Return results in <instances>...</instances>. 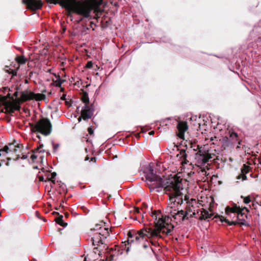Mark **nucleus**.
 I'll return each mask as SVG.
<instances>
[{"label": "nucleus", "instance_id": "c85d7f7f", "mask_svg": "<svg viewBox=\"0 0 261 261\" xmlns=\"http://www.w3.org/2000/svg\"><path fill=\"white\" fill-rule=\"evenodd\" d=\"M9 150V146L8 145H5L3 148L0 149V156L4 154L5 153H8V151Z\"/></svg>", "mask_w": 261, "mask_h": 261}, {"label": "nucleus", "instance_id": "72a5a7b5", "mask_svg": "<svg viewBox=\"0 0 261 261\" xmlns=\"http://www.w3.org/2000/svg\"><path fill=\"white\" fill-rule=\"evenodd\" d=\"M93 66V63L92 61H88L86 65V68H91Z\"/></svg>", "mask_w": 261, "mask_h": 261}, {"label": "nucleus", "instance_id": "412c9836", "mask_svg": "<svg viewBox=\"0 0 261 261\" xmlns=\"http://www.w3.org/2000/svg\"><path fill=\"white\" fill-rule=\"evenodd\" d=\"M15 60L18 64H24L26 63L27 59L24 56H17Z\"/></svg>", "mask_w": 261, "mask_h": 261}, {"label": "nucleus", "instance_id": "bb28decb", "mask_svg": "<svg viewBox=\"0 0 261 261\" xmlns=\"http://www.w3.org/2000/svg\"><path fill=\"white\" fill-rule=\"evenodd\" d=\"M144 240L145 241V242L143 243V246H142L145 249H147L148 251H150V250L153 251L152 248L150 247V246L149 245V243L147 241V239H144Z\"/></svg>", "mask_w": 261, "mask_h": 261}, {"label": "nucleus", "instance_id": "5701e85b", "mask_svg": "<svg viewBox=\"0 0 261 261\" xmlns=\"http://www.w3.org/2000/svg\"><path fill=\"white\" fill-rule=\"evenodd\" d=\"M82 101L85 103V105H88L89 103V99L88 97V94L86 91H83L81 97Z\"/></svg>", "mask_w": 261, "mask_h": 261}, {"label": "nucleus", "instance_id": "c756f323", "mask_svg": "<svg viewBox=\"0 0 261 261\" xmlns=\"http://www.w3.org/2000/svg\"><path fill=\"white\" fill-rule=\"evenodd\" d=\"M103 228H102L101 224H97L95 227L93 229H91V230H98V232H104L103 230H101Z\"/></svg>", "mask_w": 261, "mask_h": 261}, {"label": "nucleus", "instance_id": "a211bd4d", "mask_svg": "<svg viewBox=\"0 0 261 261\" xmlns=\"http://www.w3.org/2000/svg\"><path fill=\"white\" fill-rule=\"evenodd\" d=\"M197 172H198V175L201 174L203 175H205V176H206L207 175V172L205 170V168H202V167H200L199 165H197ZM207 179V177H205V178L204 177L203 179H201V180H203L204 181H205Z\"/></svg>", "mask_w": 261, "mask_h": 261}, {"label": "nucleus", "instance_id": "2f4dec72", "mask_svg": "<svg viewBox=\"0 0 261 261\" xmlns=\"http://www.w3.org/2000/svg\"><path fill=\"white\" fill-rule=\"evenodd\" d=\"M241 198L243 199V202L245 204H248L251 201V198L249 196L247 197L241 196Z\"/></svg>", "mask_w": 261, "mask_h": 261}, {"label": "nucleus", "instance_id": "f3484780", "mask_svg": "<svg viewBox=\"0 0 261 261\" xmlns=\"http://www.w3.org/2000/svg\"><path fill=\"white\" fill-rule=\"evenodd\" d=\"M53 214H56L59 215V217L56 218L55 221L57 223L60 225L61 226L65 227L67 225V223L64 222L63 220V216L60 215L59 213L54 212Z\"/></svg>", "mask_w": 261, "mask_h": 261}, {"label": "nucleus", "instance_id": "7c9ffc66", "mask_svg": "<svg viewBox=\"0 0 261 261\" xmlns=\"http://www.w3.org/2000/svg\"><path fill=\"white\" fill-rule=\"evenodd\" d=\"M43 147V144H40L39 146L38 147H37V148H35L34 149L32 150V152L34 153H36V152H44V150H40V149L41 148H42V147Z\"/></svg>", "mask_w": 261, "mask_h": 261}, {"label": "nucleus", "instance_id": "052dcab7", "mask_svg": "<svg viewBox=\"0 0 261 261\" xmlns=\"http://www.w3.org/2000/svg\"><path fill=\"white\" fill-rule=\"evenodd\" d=\"M69 215V214L68 213H65V216L67 218L68 217V216Z\"/></svg>", "mask_w": 261, "mask_h": 261}, {"label": "nucleus", "instance_id": "a18cd8bd", "mask_svg": "<svg viewBox=\"0 0 261 261\" xmlns=\"http://www.w3.org/2000/svg\"><path fill=\"white\" fill-rule=\"evenodd\" d=\"M27 158H28V155H26V154L22 155V156L21 158V159H22V160H24V159H26Z\"/></svg>", "mask_w": 261, "mask_h": 261}, {"label": "nucleus", "instance_id": "a878e982", "mask_svg": "<svg viewBox=\"0 0 261 261\" xmlns=\"http://www.w3.org/2000/svg\"><path fill=\"white\" fill-rule=\"evenodd\" d=\"M57 173L55 172L51 173L50 175H48L47 176V180L48 181H51L54 184H55V180L54 179L55 177L56 176Z\"/></svg>", "mask_w": 261, "mask_h": 261}, {"label": "nucleus", "instance_id": "4be33fe9", "mask_svg": "<svg viewBox=\"0 0 261 261\" xmlns=\"http://www.w3.org/2000/svg\"><path fill=\"white\" fill-rule=\"evenodd\" d=\"M229 138L230 140L232 142V143L238 142L239 144H240V142L239 141L238 136L237 133L234 132H230Z\"/></svg>", "mask_w": 261, "mask_h": 261}, {"label": "nucleus", "instance_id": "13d9d810", "mask_svg": "<svg viewBox=\"0 0 261 261\" xmlns=\"http://www.w3.org/2000/svg\"><path fill=\"white\" fill-rule=\"evenodd\" d=\"M89 159V157L88 155H87L85 159V161H88Z\"/></svg>", "mask_w": 261, "mask_h": 261}, {"label": "nucleus", "instance_id": "864d4df0", "mask_svg": "<svg viewBox=\"0 0 261 261\" xmlns=\"http://www.w3.org/2000/svg\"><path fill=\"white\" fill-rule=\"evenodd\" d=\"M19 158H20V157H19V154H17V155L16 158L14 159V160H15V161H17V160H19Z\"/></svg>", "mask_w": 261, "mask_h": 261}, {"label": "nucleus", "instance_id": "473e14b6", "mask_svg": "<svg viewBox=\"0 0 261 261\" xmlns=\"http://www.w3.org/2000/svg\"><path fill=\"white\" fill-rule=\"evenodd\" d=\"M29 126L31 128V130L33 132H37V130H36V124H34L33 123H29Z\"/></svg>", "mask_w": 261, "mask_h": 261}, {"label": "nucleus", "instance_id": "58836bf2", "mask_svg": "<svg viewBox=\"0 0 261 261\" xmlns=\"http://www.w3.org/2000/svg\"><path fill=\"white\" fill-rule=\"evenodd\" d=\"M15 147L16 148H23V145L21 144H17L15 146Z\"/></svg>", "mask_w": 261, "mask_h": 261}, {"label": "nucleus", "instance_id": "9d476101", "mask_svg": "<svg viewBox=\"0 0 261 261\" xmlns=\"http://www.w3.org/2000/svg\"><path fill=\"white\" fill-rule=\"evenodd\" d=\"M157 227H161L160 233L162 232L163 233H165L167 235L169 234L174 228V226L173 225L166 222L163 218H160L159 220L155 223V227H152V229H155Z\"/></svg>", "mask_w": 261, "mask_h": 261}, {"label": "nucleus", "instance_id": "c9c22d12", "mask_svg": "<svg viewBox=\"0 0 261 261\" xmlns=\"http://www.w3.org/2000/svg\"><path fill=\"white\" fill-rule=\"evenodd\" d=\"M204 138H205V141H206V142H208V140H210V141H211L213 140L212 137H211L210 138H209V137H206V136H205ZM207 143L208 142H206V145L207 144Z\"/></svg>", "mask_w": 261, "mask_h": 261}, {"label": "nucleus", "instance_id": "49530a36", "mask_svg": "<svg viewBox=\"0 0 261 261\" xmlns=\"http://www.w3.org/2000/svg\"><path fill=\"white\" fill-rule=\"evenodd\" d=\"M114 256L111 255L109 258H108V261H112L113 259Z\"/></svg>", "mask_w": 261, "mask_h": 261}, {"label": "nucleus", "instance_id": "6e6d98bb", "mask_svg": "<svg viewBox=\"0 0 261 261\" xmlns=\"http://www.w3.org/2000/svg\"><path fill=\"white\" fill-rule=\"evenodd\" d=\"M15 142H16V140H14L13 142L12 143H10V144H9V146H11V145H12L14 144Z\"/></svg>", "mask_w": 261, "mask_h": 261}, {"label": "nucleus", "instance_id": "423d86ee", "mask_svg": "<svg viewBox=\"0 0 261 261\" xmlns=\"http://www.w3.org/2000/svg\"><path fill=\"white\" fill-rule=\"evenodd\" d=\"M186 211L176 210V211H170L169 213L175 221H181L184 220H188L189 218L192 217L195 214L193 204L190 202H186Z\"/></svg>", "mask_w": 261, "mask_h": 261}, {"label": "nucleus", "instance_id": "7ed1b4c3", "mask_svg": "<svg viewBox=\"0 0 261 261\" xmlns=\"http://www.w3.org/2000/svg\"><path fill=\"white\" fill-rule=\"evenodd\" d=\"M160 228L157 227L155 229H152L151 227H146L138 231H130L127 233L128 244H132L135 242L140 243L144 241L145 237L148 239L162 238L160 235Z\"/></svg>", "mask_w": 261, "mask_h": 261}, {"label": "nucleus", "instance_id": "dca6fc26", "mask_svg": "<svg viewBox=\"0 0 261 261\" xmlns=\"http://www.w3.org/2000/svg\"><path fill=\"white\" fill-rule=\"evenodd\" d=\"M250 168L249 166L244 165L241 169V173L238 176V178H242L243 180H246L247 179L246 174L250 171Z\"/></svg>", "mask_w": 261, "mask_h": 261}, {"label": "nucleus", "instance_id": "e2e57ef3", "mask_svg": "<svg viewBox=\"0 0 261 261\" xmlns=\"http://www.w3.org/2000/svg\"><path fill=\"white\" fill-rule=\"evenodd\" d=\"M6 96L7 97V98H10L11 99V97H10V94L8 93Z\"/></svg>", "mask_w": 261, "mask_h": 261}, {"label": "nucleus", "instance_id": "1a4fd4ad", "mask_svg": "<svg viewBox=\"0 0 261 261\" xmlns=\"http://www.w3.org/2000/svg\"><path fill=\"white\" fill-rule=\"evenodd\" d=\"M197 162L199 164H204L209 161L212 158L211 154L208 152L207 146L206 145H204L203 149L201 148H199V145L197 146Z\"/></svg>", "mask_w": 261, "mask_h": 261}, {"label": "nucleus", "instance_id": "09e8293b", "mask_svg": "<svg viewBox=\"0 0 261 261\" xmlns=\"http://www.w3.org/2000/svg\"><path fill=\"white\" fill-rule=\"evenodd\" d=\"M82 119H83V117H82V115H81V116H80V117L78 118V119H77L78 121H79V122H81Z\"/></svg>", "mask_w": 261, "mask_h": 261}, {"label": "nucleus", "instance_id": "3c124183", "mask_svg": "<svg viewBox=\"0 0 261 261\" xmlns=\"http://www.w3.org/2000/svg\"><path fill=\"white\" fill-rule=\"evenodd\" d=\"M33 74V71H31L29 73V79H30L32 76Z\"/></svg>", "mask_w": 261, "mask_h": 261}, {"label": "nucleus", "instance_id": "4c0bfd02", "mask_svg": "<svg viewBox=\"0 0 261 261\" xmlns=\"http://www.w3.org/2000/svg\"><path fill=\"white\" fill-rule=\"evenodd\" d=\"M37 158V156L36 155H35V154H33L31 156V159L33 160V161H34L35 160H36Z\"/></svg>", "mask_w": 261, "mask_h": 261}, {"label": "nucleus", "instance_id": "2eb2a0df", "mask_svg": "<svg viewBox=\"0 0 261 261\" xmlns=\"http://www.w3.org/2000/svg\"><path fill=\"white\" fill-rule=\"evenodd\" d=\"M35 93L28 90L22 91L21 93V102H23L28 100H34Z\"/></svg>", "mask_w": 261, "mask_h": 261}, {"label": "nucleus", "instance_id": "ddd939ff", "mask_svg": "<svg viewBox=\"0 0 261 261\" xmlns=\"http://www.w3.org/2000/svg\"><path fill=\"white\" fill-rule=\"evenodd\" d=\"M93 109L88 105H85L84 107L81 111V115L83 117V119L87 120L91 118L93 115Z\"/></svg>", "mask_w": 261, "mask_h": 261}, {"label": "nucleus", "instance_id": "37998d69", "mask_svg": "<svg viewBox=\"0 0 261 261\" xmlns=\"http://www.w3.org/2000/svg\"><path fill=\"white\" fill-rule=\"evenodd\" d=\"M96 161V158L95 157H92L91 158L90 161L95 163Z\"/></svg>", "mask_w": 261, "mask_h": 261}, {"label": "nucleus", "instance_id": "b1692460", "mask_svg": "<svg viewBox=\"0 0 261 261\" xmlns=\"http://www.w3.org/2000/svg\"><path fill=\"white\" fill-rule=\"evenodd\" d=\"M201 119L200 118V117H199V122H198V125H199V129L200 130H204L205 132L206 131V129L207 128V125L205 124V122L204 121V120H203V123H201L200 122V121H201Z\"/></svg>", "mask_w": 261, "mask_h": 261}, {"label": "nucleus", "instance_id": "c03bdc74", "mask_svg": "<svg viewBox=\"0 0 261 261\" xmlns=\"http://www.w3.org/2000/svg\"><path fill=\"white\" fill-rule=\"evenodd\" d=\"M59 147V144H55L54 145V150L55 151Z\"/></svg>", "mask_w": 261, "mask_h": 261}, {"label": "nucleus", "instance_id": "39448f33", "mask_svg": "<svg viewBox=\"0 0 261 261\" xmlns=\"http://www.w3.org/2000/svg\"><path fill=\"white\" fill-rule=\"evenodd\" d=\"M248 211V208L246 207L241 208L237 205H234L231 207L228 206L225 210L226 214L230 217L233 215V219L234 218L235 219L231 221L225 219V221L229 225H236L237 224L244 225L245 222V218L247 217V213Z\"/></svg>", "mask_w": 261, "mask_h": 261}, {"label": "nucleus", "instance_id": "774afa93", "mask_svg": "<svg viewBox=\"0 0 261 261\" xmlns=\"http://www.w3.org/2000/svg\"><path fill=\"white\" fill-rule=\"evenodd\" d=\"M136 137H138V138L140 137V135H139V134H136Z\"/></svg>", "mask_w": 261, "mask_h": 261}, {"label": "nucleus", "instance_id": "bf43d9fd", "mask_svg": "<svg viewBox=\"0 0 261 261\" xmlns=\"http://www.w3.org/2000/svg\"><path fill=\"white\" fill-rule=\"evenodd\" d=\"M18 95V92H15L14 93V96H15V97H17Z\"/></svg>", "mask_w": 261, "mask_h": 261}, {"label": "nucleus", "instance_id": "4d7b16f0", "mask_svg": "<svg viewBox=\"0 0 261 261\" xmlns=\"http://www.w3.org/2000/svg\"><path fill=\"white\" fill-rule=\"evenodd\" d=\"M17 149L16 147H15V148L13 149V152H14V153H16V152H17Z\"/></svg>", "mask_w": 261, "mask_h": 261}, {"label": "nucleus", "instance_id": "5fc2aeb1", "mask_svg": "<svg viewBox=\"0 0 261 261\" xmlns=\"http://www.w3.org/2000/svg\"><path fill=\"white\" fill-rule=\"evenodd\" d=\"M154 134V132L153 130H152V131H150L149 133V134L150 135H152Z\"/></svg>", "mask_w": 261, "mask_h": 261}, {"label": "nucleus", "instance_id": "6ab92c4d", "mask_svg": "<svg viewBox=\"0 0 261 261\" xmlns=\"http://www.w3.org/2000/svg\"><path fill=\"white\" fill-rule=\"evenodd\" d=\"M152 217L154 219V227H155V223L159 220L160 218H163V216L160 212L154 211L152 212Z\"/></svg>", "mask_w": 261, "mask_h": 261}, {"label": "nucleus", "instance_id": "aec40b11", "mask_svg": "<svg viewBox=\"0 0 261 261\" xmlns=\"http://www.w3.org/2000/svg\"><path fill=\"white\" fill-rule=\"evenodd\" d=\"M19 68V65H18V67L16 69H12L9 67L8 66H6L5 67V70L10 73L12 74L13 76H15L17 75V70Z\"/></svg>", "mask_w": 261, "mask_h": 261}, {"label": "nucleus", "instance_id": "9b49d317", "mask_svg": "<svg viewBox=\"0 0 261 261\" xmlns=\"http://www.w3.org/2000/svg\"><path fill=\"white\" fill-rule=\"evenodd\" d=\"M102 230H103L104 232H97L91 238L93 245H99L100 244H103L101 236L106 238L109 234V231L108 228L105 227Z\"/></svg>", "mask_w": 261, "mask_h": 261}, {"label": "nucleus", "instance_id": "ea45409f", "mask_svg": "<svg viewBox=\"0 0 261 261\" xmlns=\"http://www.w3.org/2000/svg\"><path fill=\"white\" fill-rule=\"evenodd\" d=\"M38 178H39V181H46L47 180H44V177H43V176H39L38 177Z\"/></svg>", "mask_w": 261, "mask_h": 261}, {"label": "nucleus", "instance_id": "8fccbe9b", "mask_svg": "<svg viewBox=\"0 0 261 261\" xmlns=\"http://www.w3.org/2000/svg\"><path fill=\"white\" fill-rule=\"evenodd\" d=\"M83 18H84V17H81V18H80L78 20H77V23H80V22H81V21H83Z\"/></svg>", "mask_w": 261, "mask_h": 261}, {"label": "nucleus", "instance_id": "de8ad7c7", "mask_svg": "<svg viewBox=\"0 0 261 261\" xmlns=\"http://www.w3.org/2000/svg\"><path fill=\"white\" fill-rule=\"evenodd\" d=\"M65 97H66V95L65 94H63L61 97V99L62 100H64L66 99L65 98Z\"/></svg>", "mask_w": 261, "mask_h": 261}, {"label": "nucleus", "instance_id": "4468645a", "mask_svg": "<svg viewBox=\"0 0 261 261\" xmlns=\"http://www.w3.org/2000/svg\"><path fill=\"white\" fill-rule=\"evenodd\" d=\"M177 128L178 132L176 135L179 138L184 139L185 133L188 129L187 123L184 121H180L177 124Z\"/></svg>", "mask_w": 261, "mask_h": 261}, {"label": "nucleus", "instance_id": "79ce46f5", "mask_svg": "<svg viewBox=\"0 0 261 261\" xmlns=\"http://www.w3.org/2000/svg\"><path fill=\"white\" fill-rule=\"evenodd\" d=\"M135 208V212L137 213H140V210L139 207H134Z\"/></svg>", "mask_w": 261, "mask_h": 261}, {"label": "nucleus", "instance_id": "f704fd0d", "mask_svg": "<svg viewBox=\"0 0 261 261\" xmlns=\"http://www.w3.org/2000/svg\"><path fill=\"white\" fill-rule=\"evenodd\" d=\"M88 132L90 135H93L94 133V130L91 127L88 128Z\"/></svg>", "mask_w": 261, "mask_h": 261}, {"label": "nucleus", "instance_id": "20e7f679", "mask_svg": "<svg viewBox=\"0 0 261 261\" xmlns=\"http://www.w3.org/2000/svg\"><path fill=\"white\" fill-rule=\"evenodd\" d=\"M197 211V214H200L199 219L202 220H208L212 218L214 216V200L213 197L201 196L200 199H198L197 201V207L200 208Z\"/></svg>", "mask_w": 261, "mask_h": 261}, {"label": "nucleus", "instance_id": "cd10ccee", "mask_svg": "<svg viewBox=\"0 0 261 261\" xmlns=\"http://www.w3.org/2000/svg\"><path fill=\"white\" fill-rule=\"evenodd\" d=\"M53 81L54 83L56 84V86L57 87H61L62 84L65 82V80L62 79H56V80H55L54 79H53Z\"/></svg>", "mask_w": 261, "mask_h": 261}, {"label": "nucleus", "instance_id": "338daca9", "mask_svg": "<svg viewBox=\"0 0 261 261\" xmlns=\"http://www.w3.org/2000/svg\"><path fill=\"white\" fill-rule=\"evenodd\" d=\"M173 147H176V148H177V146L175 143H173Z\"/></svg>", "mask_w": 261, "mask_h": 261}, {"label": "nucleus", "instance_id": "f03ea898", "mask_svg": "<svg viewBox=\"0 0 261 261\" xmlns=\"http://www.w3.org/2000/svg\"><path fill=\"white\" fill-rule=\"evenodd\" d=\"M48 3L55 5L59 4L67 11V16L72 18V13L82 16L83 17L91 19L90 13L92 10L97 16L101 13L102 10L99 8L102 4L103 0H89L87 2L81 3L76 0H47Z\"/></svg>", "mask_w": 261, "mask_h": 261}, {"label": "nucleus", "instance_id": "393cba45", "mask_svg": "<svg viewBox=\"0 0 261 261\" xmlns=\"http://www.w3.org/2000/svg\"><path fill=\"white\" fill-rule=\"evenodd\" d=\"M46 98V95L43 93H35L34 100L36 101H41Z\"/></svg>", "mask_w": 261, "mask_h": 261}, {"label": "nucleus", "instance_id": "0eeeda50", "mask_svg": "<svg viewBox=\"0 0 261 261\" xmlns=\"http://www.w3.org/2000/svg\"><path fill=\"white\" fill-rule=\"evenodd\" d=\"M11 100H7V96H0V105L4 106L5 113L6 114H11L15 111H19L20 109V102H21V98L14 99L13 97H11Z\"/></svg>", "mask_w": 261, "mask_h": 261}, {"label": "nucleus", "instance_id": "a19ab883", "mask_svg": "<svg viewBox=\"0 0 261 261\" xmlns=\"http://www.w3.org/2000/svg\"><path fill=\"white\" fill-rule=\"evenodd\" d=\"M53 75L56 79H61L59 75L56 74V73H53Z\"/></svg>", "mask_w": 261, "mask_h": 261}, {"label": "nucleus", "instance_id": "f257e3e1", "mask_svg": "<svg viewBox=\"0 0 261 261\" xmlns=\"http://www.w3.org/2000/svg\"><path fill=\"white\" fill-rule=\"evenodd\" d=\"M145 177L150 189L164 188L165 193L169 197V202L167 208L169 212L171 209H173L174 211H176V209L178 210V206L183 203L184 197V200L186 202H190L191 204H193V201H196L193 198L190 199L191 201H189L190 196L187 195L184 196L181 192L183 188L182 179L180 177L175 176L165 181L160 176L154 173L153 169L149 166V172L145 175Z\"/></svg>", "mask_w": 261, "mask_h": 261}, {"label": "nucleus", "instance_id": "69168bd1", "mask_svg": "<svg viewBox=\"0 0 261 261\" xmlns=\"http://www.w3.org/2000/svg\"><path fill=\"white\" fill-rule=\"evenodd\" d=\"M150 243L152 244V245H155V243L152 242V241H150Z\"/></svg>", "mask_w": 261, "mask_h": 261}, {"label": "nucleus", "instance_id": "f8f14e48", "mask_svg": "<svg viewBox=\"0 0 261 261\" xmlns=\"http://www.w3.org/2000/svg\"><path fill=\"white\" fill-rule=\"evenodd\" d=\"M46 1L48 3L47 0ZM22 3L27 5L28 9L32 10L39 9L42 6L41 0H22Z\"/></svg>", "mask_w": 261, "mask_h": 261}, {"label": "nucleus", "instance_id": "680f3d73", "mask_svg": "<svg viewBox=\"0 0 261 261\" xmlns=\"http://www.w3.org/2000/svg\"><path fill=\"white\" fill-rule=\"evenodd\" d=\"M24 83H25V84H28V83H29V81H28V79H25V80H24Z\"/></svg>", "mask_w": 261, "mask_h": 261}, {"label": "nucleus", "instance_id": "603ef678", "mask_svg": "<svg viewBox=\"0 0 261 261\" xmlns=\"http://www.w3.org/2000/svg\"><path fill=\"white\" fill-rule=\"evenodd\" d=\"M182 152H183V153H184V154L182 155L185 158L187 156V155L185 153V150L181 151V152H180L181 154L182 153Z\"/></svg>", "mask_w": 261, "mask_h": 261}, {"label": "nucleus", "instance_id": "6e6552de", "mask_svg": "<svg viewBox=\"0 0 261 261\" xmlns=\"http://www.w3.org/2000/svg\"><path fill=\"white\" fill-rule=\"evenodd\" d=\"M37 132L44 136H48L52 131V124L47 118L42 117L36 122Z\"/></svg>", "mask_w": 261, "mask_h": 261}, {"label": "nucleus", "instance_id": "0e129e2a", "mask_svg": "<svg viewBox=\"0 0 261 261\" xmlns=\"http://www.w3.org/2000/svg\"><path fill=\"white\" fill-rule=\"evenodd\" d=\"M101 261H108V257H107L106 259H103Z\"/></svg>", "mask_w": 261, "mask_h": 261}, {"label": "nucleus", "instance_id": "e433bc0d", "mask_svg": "<svg viewBox=\"0 0 261 261\" xmlns=\"http://www.w3.org/2000/svg\"><path fill=\"white\" fill-rule=\"evenodd\" d=\"M147 206H147V204L146 203H145L143 202V203H142V208H141L142 211H143L144 209H145V208H147Z\"/></svg>", "mask_w": 261, "mask_h": 261}]
</instances>
